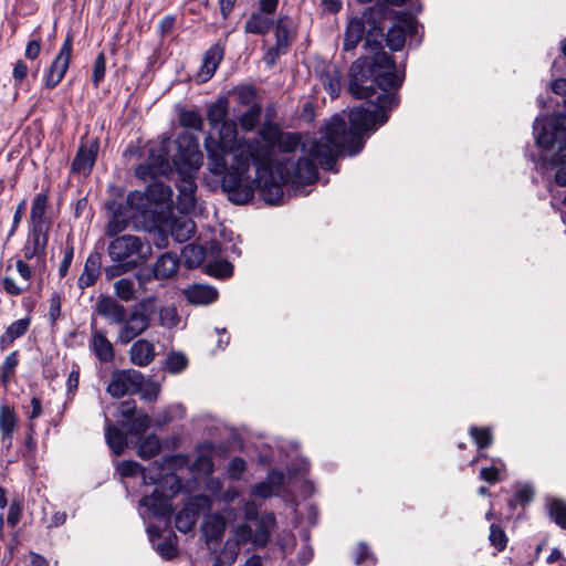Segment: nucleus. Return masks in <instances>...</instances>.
Instances as JSON below:
<instances>
[{
  "instance_id": "obj_6",
  "label": "nucleus",
  "mask_w": 566,
  "mask_h": 566,
  "mask_svg": "<svg viewBox=\"0 0 566 566\" xmlns=\"http://www.w3.org/2000/svg\"><path fill=\"white\" fill-rule=\"evenodd\" d=\"M170 145V137H164L157 147L150 148L147 160L135 167L136 178L155 181L160 176L169 175L174 170Z\"/></svg>"
},
{
  "instance_id": "obj_56",
  "label": "nucleus",
  "mask_w": 566,
  "mask_h": 566,
  "mask_svg": "<svg viewBox=\"0 0 566 566\" xmlns=\"http://www.w3.org/2000/svg\"><path fill=\"white\" fill-rule=\"evenodd\" d=\"M115 264L108 265L104 268V274L106 280L111 281L115 277H118L136 268H138L137 260H128L126 262L115 261Z\"/></svg>"
},
{
  "instance_id": "obj_58",
  "label": "nucleus",
  "mask_w": 566,
  "mask_h": 566,
  "mask_svg": "<svg viewBox=\"0 0 566 566\" xmlns=\"http://www.w3.org/2000/svg\"><path fill=\"white\" fill-rule=\"evenodd\" d=\"M73 258H74V242H73V237L70 234L66 238L65 248L63 251V259L59 266V276L61 279H63L67 275L70 266L73 262Z\"/></svg>"
},
{
  "instance_id": "obj_8",
  "label": "nucleus",
  "mask_w": 566,
  "mask_h": 566,
  "mask_svg": "<svg viewBox=\"0 0 566 566\" xmlns=\"http://www.w3.org/2000/svg\"><path fill=\"white\" fill-rule=\"evenodd\" d=\"M107 252L113 261L126 262L137 255L140 263H146L151 255V245L137 235L124 234L109 242Z\"/></svg>"
},
{
  "instance_id": "obj_20",
  "label": "nucleus",
  "mask_w": 566,
  "mask_h": 566,
  "mask_svg": "<svg viewBox=\"0 0 566 566\" xmlns=\"http://www.w3.org/2000/svg\"><path fill=\"white\" fill-rule=\"evenodd\" d=\"M316 75L332 99L337 98L342 92V70L337 64H323L316 70Z\"/></svg>"
},
{
  "instance_id": "obj_30",
  "label": "nucleus",
  "mask_w": 566,
  "mask_h": 566,
  "mask_svg": "<svg viewBox=\"0 0 566 566\" xmlns=\"http://www.w3.org/2000/svg\"><path fill=\"white\" fill-rule=\"evenodd\" d=\"M273 27L274 17L255 10L247 19L243 29L247 34L266 35Z\"/></svg>"
},
{
  "instance_id": "obj_19",
  "label": "nucleus",
  "mask_w": 566,
  "mask_h": 566,
  "mask_svg": "<svg viewBox=\"0 0 566 566\" xmlns=\"http://www.w3.org/2000/svg\"><path fill=\"white\" fill-rule=\"evenodd\" d=\"M49 192L50 188L48 187L33 198L28 221L29 227L41 228L45 230L51 229L52 219L48 214Z\"/></svg>"
},
{
  "instance_id": "obj_18",
  "label": "nucleus",
  "mask_w": 566,
  "mask_h": 566,
  "mask_svg": "<svg viewBox=\"0 0 566 566\" xmlns=\"http://www.w3.org/2000/svg\"><path fill=\"white\" fill-rule=\"evenodd\" d=\"M118 333V340L122 344H128L151 325V319L142 312H133L126 314V321L123 322Z\"/></svg>"
},
{
  "instance_id": "obj_32",
  "label": "nucleus",
  "mask_w": 566,
  "mask_h": 566,
  "mask_svg": "<svg viewBox=\"0 0 566 566\" xmlns=\"http://www.w3.org/2000/svg\"><path fill=\"white\" fill-rule=\"evenodd\" d=\"M31 316L12 322L0 336V350H7L18 338L24 336L31 326Z\"/></svg>"
},
{
  "instance_id": "obj_62",
  "label": "nucleus",
  "mask_w": 566,
  "mask_h": 566,
  "mask_svg": "<svg viewBox=\"0 0 566 566\" xmlns=\"http://www.w3.org/2000/svg\"><path fill=\"white\" fill-rule=\"evenodd\" d=\"M469 432L479 449H486L493 442V436L489 428H478L472 426Z\"/></svg>"
},
{
  "instance_id": "obj_33",
  "label": "nucleus",
  "mask_w": 566,
  "mask_h": 566,
  "mask_svg": "<svg viewBox=\"0 0 566 566\" xmlns=\"http://www.w3.org/2000/svg\"><path fill=\"white\" fill-rule=\"evenodd\" d=\"M90 347L94 355L102 363H109L114 359L115 352L113 344L108 340L103 331L92 328V337Z\"/></svg>"
},
{
  "instance_id": "obj_44",
  "label": "nucleus",
  "mask_w": 566,
  "mask_h": 566,
  "mask_svg": "<svg viewBox=\"0 0 566 566\" xmlns=\"http://www.w3.org/2000/svg\"><path fill=\"white\" fill-rule=\"evenodd\" d=\"M297 148L306 150L305 144L302 143V135L296 132H283L279 144L275 146V150L282 154H293Z\"/></svg>"
},
{
  "instance_id": "obj_50",
  "label": "nucleus",
  "mask_w": 566,
  "mask_h": 566,
  "mask_svg": "<svg viewBox=\"0 0 566 566\" xmlns=\"http://www.w3.org/2000/svg\"><path fill=\"white\" fill-rule=\"evenodd\" d=\"M20 363L19 350H13L6 356L0 367V378L3 386H7L11 379L15 376L17 367Z\"/></svg>"
},
{
  "instance_id": "obj_12",
  "label": "nucleus",
  "mask_w": 566,
  "mask_h": 566,
  "mask_svg": "<svg viewBox=\"0 0 566 566\" xmlns=\"http://www.w3.org/2000/svg\"><path fill=\"white\" fill-rule=\"evenodd\" d=\"M255 522V531L253 532L249 524L239 526L238 532L245 541H251L256 548H265L271 542V534L276 526V517L273 512H264Z\"/></svg>"
},
{
  "instance_id": "obj_25",
  "label": "nucleus",
  "mask_w": 566,
  "mask_h": 566,
  "mask_svg": "<svg viewBox=\"0 0 566 566\" xmlns=\"http://www.w3.org/2000/svg\"><path fill=\"white\" fill-rule=\"evenodd\" d=\"M226 48L221 43L212 44L203 54L202 63L199 71L201 82H207L217 72L219 65L223 61Z\"/></svg>"
},
{
  "instance_id": "obj_52",
  "label": "nucleus",
  "mask_w": 566,
  "mask_h": 566,
  "mask_svg": "<svg viewBox=\"0 0 566 566\" xmlns=\"http://www.w3.org/2000/svg\"><path fill=\"white\" fill-rule=\"evenodd\" d=\"M177 542V535L175 533H171L163 542L158 543L155 546V551L164 560H172L178 556Z\"/></svg>"
},
{
  "instance_id": "obj_61",
  "label": "nucleus",
  "mask_w": 566,
  "mask_h": 566,
  "mask_svg": "<svg viewBox=\"0 0 566 566\" xmlns=\"http://www.w3.org/2000/svg\"><path fill=\"white\" fill-rule=\"evenodd\" d=\"M36 436V426L35 423H27V432L24 438V449L25 451L22 453L23 458H34L38 451V442L35 439Z\"/></svg>"
},
{
  "instance_id": "obj_21",
  "label": "nucleus",
  "mask_w": 566,
  "mask_h": 566,
  "mask_svg": "<svg viewBox=\"0 0 566 566\" xmlns=\"http://www.w3.org/2000/svg\"><path fill=\"white\" fill-rule=\"evenodd\" d=\"M95 311L98 315L108 321L109 324L120 325L126 321L127 310L123 304L109 295H101Z\"/></svg>"
},
{
  "instance_id": "obj_1",
  "label": "nucleus",
  "mask_w": 566,
  "mask_h": 566,
  "mask_svg": "<svg viewBox=\"0 0 566 566\" xmlns=\"http://www.w3.org/2000/svg\"><path fill=\"white\" fill-rule=\"evenodd\" d=\"M274 150L263 144L259 138L243 139L237 147L234 160L243 169L250 165L255 167V188L265 203L280 206L284 201V191L275 177V165L279 160L273 159Z\"/></svg>"
},
{
  "instance_id": "obj_10",
  "label": "nucleus",
  "mask_w": 566,
  "mask_h": 566,
  "mask_svg": "<svg viewBox=\"0 0 566 566\" xmlns=\"http://www.w3.org/2000/svg\"><path fill=\"white\" fill-rule=\"evenodd\" d=\"M145 382L144 375L135 369H117L112 373L106 391L111 397L119 399L126 395L142 391Z\"/></svg>"
},
{
  "instance_id": "obj_46",
  "label": "nucleus",
  "mask_w": 566,
  "mask_h": 566,
  "mask_svg": "<svg viewBox=\"0 0 566 566\" xmlns=\"http://www.w3.org/2000/svg\"><path fill=\"white\" fill-rule=\"evenodd\" d=\"M262 105L260 103H253L239 118L240 127L245 133L253 132L261 118Z\"/></svg>"
},
{
  "instance_id": "obj_14",
  "label": "nucleus",
  "mask_w": 566,
  "mask_h": 566,
  "mask_svg": "<svg viewBox=\"0 0 566 566\" xmlns=\"http://www.w3.org/2000/svg\"><path fill=\"white\" fill-rule=\"evenodd\" d=\"M99 138L94 137L86 142L81 140L76 154L71 164L72 174H82L87 177L96 164L99 151Z\"/></svg>"
},
{
  "instance_id": "obj_45",
  "label": "nucleus",
  "mask_w": 566,
  "mask_h": 566,
  "mask_svg": "<svg viewBox=\"0 0 566 566\" xmlns=\"http://www.w3.org/2000/svg\"><path fill=\"white\" fill-rule=\"evenodd\" d=\"M149 203H151V199L149 197L148 190L146 193L132 191L127 196V205L132 210L139 212L144 217H146L148 213H151L155 217L156 211L148 208Z\"/></svg>"
},
{
  "instance_id": "obj_47",
  "label": "nucleus",
  "mask_w": 566,
  "mask_h": 566,
  "mask_svg": "<svg viewBox=\"0 0 566 566\" xmlns=\"http://www.w3.org/2000/svg\"><path fill=\"white\" fill-rule=\"evenodd\" d=\"M178 122L180 126L196 132H201L203 128V118L197 109L180 107L178 109Z\"/></svg>"
},
{
  "instance_id": "obj_38",
  "label": "nucleus",
  "mask_w": 566,
  "mask_h": 566,
  "mask_svg": "<svg viewBox=\"0 0 566 566\" xmlns=\"http://www.w3.org/2000/svg\"><path fill=\"white\" fill-rule=\"evenodd\" d=\"M348 129L349 127L347 126L345 119L339 114H335L324 125V128L322 129V136L333 143H340Z\"/></svg>"
},
{
  "instance_id": "obj_9",
  "label": "nucleus",
  "mask_w": 566,
  "mask_h": 566,
  "mask_svg": "<svg viewBox=\"0 0 566 566\" xmlns=\"http://www.w3.org/2000/svg\"><path fill=\"white\" fill-rule=\"evenodd\" d=\"M248 169H243L238 163L222 172L221 188L228 193V198L235 205L249 203L254 198V187L244 181Z\"/></svg>"
},
{
  "instance_id": "obj_2",
  "label": "nucleus",
  "mask_w": 566,
  "mask_h": 566,
  "mask_svg": "<svg viewBox=\"0 0 566 566\" xmlns=\"http://www.w3.org/2000/svg\"><path fill=\"white\" fill-rule=\"evenodd\" d=\"M382 38V29L373 25L365 38V46L373 55L360 56L349 66L347 92L356 99L374 96L373 80L376 73L379 72V69L394 65L392 55L384 51Z\"/></svg>"
},
{
  "instance_id": "obj_15",
  "label": "nucleus",
  "mask_w": 566,
  "mask_h": 566,
  "mask_svg": "<svg viewBox=\"0 0 566 566\" xmlns=\"http://www.w3.org/2000/svg\"><path fill=\"white\" fill-rule=\"evenodd\" d=\"M50 239V230L28 226L25 241L21 252L25 260L36 259L38 262H45L46 249Z\"/></svg>"
},
{
  "instance_id": "obj_57",
  "label": "nucleus",
  "mask_w": 566,
  "mask_h": 566,
  "mask_svg": "<svg viewBox=\"0 0 566 566\" xmlns=\"http://www.w3.org/2000/svg\"><path fill=\"white\" fill-rule=\"evenodd\" d=\"M548 515L560 528L566 530V503L562 500H552L548 505Z\"/></svg>"
},
{
  "instance_id": "obj_41",
  "label": "nucleus",
  "mask_w": 566,
  "mask_h": 566,
  "mask_svg": "<svg viewBox=\"0 0 566 566\" xmlns=\"http://www.w3.org/2000/svg\"><path fill=\"white\" fill-rule=\"evenodd\" d=\"M218 128V139L216 143H222L223 147L237 149L240 142H238L237 124L232 119L220 123Z\"/></svg>"
},
{
  "instance_id": "obj_64",
  "label": "nucleus",
  "mask_w": 566,
  "mask_h": 566,
  "mask_svg": "<svg viewBox=\"0 0 566 566\" xmlns=\"http://www.w3.org/2000/svg\"><path fill=\"white\" fill-rule=\"evenodd\" d=\"M147 189L151 202H165L170 199L171 189L163 182H153Z\"/></svg>"
},
{
  "instance_id": "obj_55",
  "label": "nucleus",
  "mask_w": 566,
  "mask_h": 566,
  "mask_svg": "<svg viewBox=\"0 0 566 566\" xmlns=\"http://www.w3.org/2000/svg\"><path fill=\"white\" fill-rule=\"evenodd\" d=\"M406 36L403 30L398 24H392L385 35L386 45L392 52L400 51L406 43Z\"/></svg>"
},
{
  "instance_id": "obj_17",
  "label": "nucleus",
  "mask_w": 566,
  "mask_h": 566,
  "mask_svg": "<svg viewBox=\"0 0 566 566\" xmlns=\"http://www.w3.org/2000/svg\"><path fill=\"white\" fill-rule=\"evenodd\" d=\"M205 149L207 151V163L209 171L214 176H221L229 167L226 156L235 153L237 149L223 147L222 143H216L212 135L205 138Z\"/></svg>"
},
{
  "instance_id": "obj_53",
  "label": "nucleus",
  "mask_w": 566,
  "mask_h": 566,
  "mask_svg": "<svg viewBox=\"0 0 566 566\" xmlns=\"http://www.w3.org/2000/svg\"><path fill=\"white\" fill-rule=\"evenodd\" d=\"M184 264L187 269L192 270L200 266L205 260V250L197 244H189L182 250Z\"/></svg>"
},
{
  "instance_id": "obj_23",
  "label": "nucleus",
  "mask_w": 566,
  "mask_h": 566,
  "mask_svg": "<svg viewBox=\"0 0 566 566\" xmlns=\"http://www.w3.org/2000/svg\"><path fill=\"white\" fill-rule=\"evenodd\" d=\"M142 504L158 518L169 520L174 514L171 497L158 489H155L150 495L144 496Z\"/></svg>"
},
{
  "instance_id": "obj_5",
  "label": "nucleus",
  "mask_w": 566,
  "mask_h": 566,
  "mask_svg": "<svg viewBox=\"0 0 566 566\" xmlns=\"http://www.w3.org/2000/svg\"><path fill=\"white\" fill-rule=\"evenodd\" d=\"M277 182L293 187L313 185L318 179V169L313 158L301 157L295 163L290 159L279 160L275 165Z\"/></svg>"
},
{
  "instance_id": "obj_36",
  "label": "nucleus",
  "mask_w": 566,
  "mask_h": 566,
  "mask_svg": "<svg viewBox=\"0 0 566 566\" xmlns=\"http://www.w3.org/2000/svg\"><path fill=\"white\" fill-rule=\"evenodd\" d=\"M369 135L358 130L356 128L349 127L343 140H340V155L346 153L348 156H356L359 154L365 146V137Z\"/></svg>"
},
{
  "instance_id": "obj_48",
  "label": "nucleus",
  "mask_w": 566,
  "mask_h": 566,
  "mask_svg": "<svg viewBox=\"0 0 566 566\" xmlns=\"http://www.w3.org/2000/svg\"><path fill=\"white\" fill-rule=\"evenodd\" d=\"M160 440L155 433L146 436L138 444L137 455L143 460H150L160 451Z\"/></svg>"
},
{
  "instance_id": "obj_35",
  "label": "nucleus",
  "mask_w": 566,
  "mask_h": 566,
  "mask_svg": "<svg viewBox=\"0 0 566 566\" xmlns=\"http://www.w3.org/2000/svg\"><path fill=\"white\" fill-rule=\"evenodd\" d=\"M213 443L206 441L197 449L200 453L197 455L191 464V470L196 472H202L206 475H211L214 471V463L212 459Z\"/></svg>"
},
{
  "instance_id": "obj_39",
  "label": "nucleus",
  "mask_w": 566,
  "mask_h": 566,
  "mask_svg": "<svg viewBox=\"0 0 566 566\" xmlns=\"http://www.w3.org/2000/svg\"><path fill=\"white\" fill-rule=\"evenodd\" d=\"M105 439L112 453L120 455L127 447V436L115 424L108 423L105 428Z\"/></svg>"
},
{
  "instance_id": "obj_31",
  "label": "nucleus",
  "mask_w": 566,
  "mask_h": 566,
  "mask_svg": "<svg viewBox=\"0 0 566 566\" xmlns=\"http://www.w3.org/2000/svg\"><path fill=\"white\" fill-rule=\"evenodd\" d=\"M227 530V520L226 517L219 513H212L209 517L203 522L201 526L202 534L205 536L206 542H220Z\"/></svg>"
},
{
  "instance_id": "obj_3",
  "label": "nucleus",
  "mask_w": 566,
  "mask_h": 566,
  "mask_svg": "<svg viewBox=\"0 0 566 566\" xmlns=\"http://www.w3.org/2000/svg\"><path fill=\"white\" fill-rule=\"evenodd\" d=\"M177 151L172 155L174 169L180 177L179 201L187 208H193L196 203L197 184L191 176V170H198L202 165V153L199 149L198 139L189 133H180L175 140Z\"/></svg>"
},
{
  "instance_id": "obj_13",
  "label": "nucleus",
  "mask_w": 566,
  "mask_h": 566,
  "mask_svg": "<svg viewBox=\"0 0 566 566\" xmlns=\"http://www.w3.org/2000/svg\"><path fill=\"white\" fill-rule=\"evenodd\" d=\"M340 147L342 145L339 143H333L322 136L312 142L307 151L313 159L318 160L323 169L336 174L338 172V168L336 167L337 159L342 156Z\"/></svg>"
},
{
  "instance_id": "obj_22",
  "label": "nucleus",
  "mask_w": 566,
  "mask_h": 566,
  "mask_svg": "<svg viewBox=\"0 0 566 566\" xmlns=\"http://www.w3.org/2000/svg\"><path fill=\"white\" fill-rule=\"evenodd\" d=\"M105 208L112 214V219L107 228L108 235H116L124 231L128 226L127 211L130 209L127 205V200L123 202L117 198H112L107 200Z\"/></svg>"
},
{
  "instance_id": "obj_16",
  "label": "nucleus",
  "mask_w": 566,
  "mask_h": 566,
  "mask_svg": "<svg viewBox=\"0 0 566 566\" xmlns=\"http://www.w3.org/2000/svg\"><path fill=\"white\" fill-rule=\"evenodd\" d=\"M202 503H209V499L199 495L187 501L175 516V526L180 533H189L196 526L202 510Z\"/></svg>"
},
{
  "instance_id": "obj_7",
  "label": "nucleus",
  "mask_w": 566,
  "mask_h": 566,
  "mask_svg": "<svg viewBox=\"0 0 566 566\" xmlns=\"http://www.w3.org/2000/svg\"><path fill=\"white\" fill-rule=\"evenodd\" d=\"M73 43L74 33L70 30L56 55L43 72L42 83L46 90L55 88L65 77L73 57Z\"/></svg>"
},
{
  "instance_id": "obj_11",
  "label": "nucleus",
  "mask_w": 566,
  "mask_h": 566,
  "mask_svg": "<svg viewBox=\"0 0 566 566\" xmlns=\"http://www.w3.org/2000/svg\"><path fill=\"white\" fill-rule=\"evenodd\" d=\"M549 127L551 129H547L538 117L533 124L537 146L547 150L551 149L558 139H566V114H553L549 119Z\"/></svg>"
},
{
  "instance_id": "obj_24",
  "label": "nucleus",
  "mask_w": 566,
  "mask_h": 566,
  "mask_svg": "<svg viewBox=\"0 0 566 566\" xmlns=\"http://www.w3.org/2000/svg\"><path fill=\"white\" fill-rule=\"evenodd\" d=\"M403 77L399 76L396 71V63L392 66L379 69L373 80V87L379 88L380 94H398L397 91L401 87Z\"/></svg>"
},
{
  "instance_id": "obj_29",
  "label": "nucleus",
  "mask_w": 566,
  "mask_h": 566,
  "mask_svg": "<svg viewBox=\"0 0 566 566\" xmlns=\"http://www.w3.org/2000/svg\"><path fill=\"white\" fill-rule=\"evenodd\" d=\"M154 268V275L157 281H165L172 277L180 266V259L177 253L168 251L158 256Z\"/></svg>"
},
{
  "instance_id": "obj_37",
  "label": "nucleus",
  "mask_w": 566,
  "mask_h": 566,
  "mask_svg": "<svg viewBox=\"0 0 566 566\" xmlns=\"http://www.w3.org/2000/svg\"><path fill=\"white\" fill-rule=\"evenodd\" d=\"M230 102L227 96H219L217 101L207 108V120L212 129H216L220 123L228 120Z\"/></svg>"
},
{
  "instance_id": "obj_63",
  "label": "nucleus",
  "mask_w": 566,
  "mask_h": 566,
  "mask_svg": "<svg viewBox=\"0 0 566 566\" xmlns=\"http://www.w3.org/2000/svg\"><path fill=\"white\" fill-rule=\"evenodd\" d=\"M128 422H129L128 433L136 436L138 438L144 436L145 432L150 427V418L146 413L135 416L133 419H129Z\"/></svg>"
},
{
  "instance_id": "obj_49",
  "label": "nucleus",
  "mask_w": 566,
  "mask_h": 566,
  "mask_svg": "<svg viewBox=\"0 0 566 566\" xmlns=\"http://www.w3.org/2000/svg\"><path fill=\"white\" fill-rule=\"evenodd\" d=\"M19 424V417L14 408L8 403L0 405V432L14 433Z\"/></svg>"
},
{
  "instance_id": "obj_28",
  "label": "nucleus",
  "mask_w": 566,
  "mask_h": 566,
  "mask_svg": "<svg viewBox=\"0 0 566 566\" xmlns=\"http://www.w3.org/2000/svg\"><path fill=\"white\" fill-rule=\"evenodd\" d=\"M367 21L366 13L361 18H353L348 21L344 34V51L349 52L357 48L366 33L365 23Z\"/></svg>"
},
{
  "instance_id": "obj_42",
  "label": "nucleus",
  "mask_w": 566,
  "mask_h": 566,
  "mask_svg": "<svg viewBox=\"0 0 566 566\" xmlns=\"http://www.w3.org/2000/svg\"><path fill=\"white\" fill-rule=\"evenodd\" d=\"M282 133L283 129L279 123L263 122L258 136L263 144L275 151V146L279 144Z\"/></svg>"
},
{
  "instance_id": "obj_60",
  "label": "nucleus",
  "mask_w": 566,
  "mask_h": 566,
  "mask_svg": "<svg viewBox=\"0 0 566 566\" xmlns=\"http://www.w3.org/2000/svg\"><path fill=\"white\" fill-rule=\"evenodd\" d=\"M106 74V55L102 51L96 55L92 70V84L98 88Z\"/></svg>"
},
{
  "instance_id": "obj_34",
  "label": "nucleus",
  "mask_w": 566,
  "mask_h": 566,
  "mask_svg": "<svg viewBox=\"0 0 566 566\" xmlns=\"http://www.w3.org/2000/svg\"><path fill=\"white\" fill-rule=\"evenodd\" d=\"M155 358V346L147 339H138L129 349L130 361L139 367L148 366Z\"/></svg>"
},
{
  "instance_id": "obj_54",
  "label": "nucleus",
  "mask_w": 566,
  "mask_h": 566,
  "mask_svg": "<svg viewBox=\"0 0 566 566\" xmlns=\"http://www.w3.org/2000/svg\"><path fill=\"white\" fill-rule=\"evenodd\" d=\"M189 365L188 357L181 352H170L168 353L165 361V370L169 374H180L182 373Z\"/></svg>"
},
{
  "instance_id": "obj_40",
  "label": "nucleus",
  "mask_w": 566,
  "mask_h": 566,
  "mask_svg": "<svg viewBox=\"0 0 566 566\" xmlns=\"http://www.w3.org/2000/svg\"><path fill=\"white\" fill-rule=\"evenodd\" d=\"M292 21L289 15H282L277 20L274 19L275 43L280 46L290 48L293 42V32L291 28Z\"/></svg>"
},
{
  "instance_id": "obj_27",
  "label": "nucleus",
  "mask_w": 566,
  "mask_h": 566,
  "mask_svg": "<svg viewBox=\"0 0 566 566\" xmlns=\"http://www.w3.org/2000/svg\"><path fill=\"white\" fill-rule=\"evenodd\" d=\"M102 255L94 251L91 252L85 261L82 274L77 280L80 290L93 286L101 275Z\"/></svg>"
},
{
  "instance_id": "obj_4",
  "label": "nucleus",
  "mask_w": 566,
  "mask_h": 566,
  "mask_svg": "<svg viewBox=\"0 0 566 566\" xmlns=\"http://www.w3.org/2000/svg\"><path fill=\"white\" fill-rule=\"evenodd\" d=\"M359 106L353 107L348 114L350 127L368 135L374 134L385 125L390 113L398 107L400 98L398 94H379L376 101L364 98Z\"/></svg>"
},
{
  "instance_id": "obj_51",
  "label": "nucleus",
  "mask_w": 566,
  "mask_h": 566,
  "mask_svg": "<svg viewBox=\"0 0 566 566\" xmlns=\"http://www.w3.org/2000/svg\"><path fill=\"white\" fill-rule=\"evenodd\" d=\"M234 266L233 264L226 260H216L212 262H209L206 265V273L212 277L219 279V280H226L233 275Z\"/></svg>"
},
{
  "instance_id": "obj_59",
  "label": "nucleus",
  "mask_w": 566,
  "mask_h": 566,
  "mask_svg": "<svg viewBox=\"0 0 566 566\" xmlns=\"http://www.w3.org/2000/svg\"><path fill=\"white\" fill-rule=\"evenodd\" d=\"M114 290L116 296L124 302H129L135 297L134 283L133 280L128 277H123L116 281Z\"/></svg>"
},
{
  "instance_id": "obj_43",
  "label": "nucleus",
  "mask_w": 566,
  "mask_h": 566,
  "mask_svg": "<svg viewBox=\"0 0 566 566\" xmlns=\"http://www.w3.org/2000/svg\"><path fill=\"white\" fill-rule=\"evenodd\" d=\"M231 95L237 97V101L242 106H251L259 98V91L254 84L242 83L235 85L231 91Z\"/></svg>"
},
{
  "instance_id": "obj_26",
  "label": "nucleus",
  "mask_w": 566,
  "mask_h": 566,
  "mask_svg": "<svg viewBox=\"0 0 566 566\" xmlns=\"http://www.w3.org/2000/svg\"><path fill=\"white\" fill-rule=\"evenodd\" d=\"M184 295L189 304L209 305L218 300L219 292L211 285L195 283L184 290Z\"/></svg>"
}]
</instances>
